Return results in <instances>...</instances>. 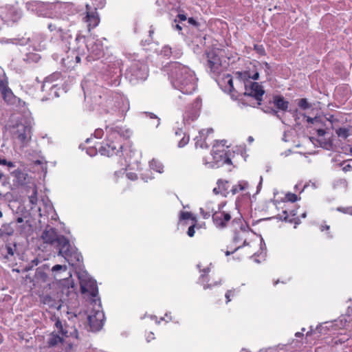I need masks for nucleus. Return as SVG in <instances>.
Instances as JSON below:
<instances>
[{"label": "nucleus", "instance_id": "1", "mask_svg": "<svg viewBox=\"0 0 352 352\" xmlns=\"http://www.w3.org/2000/svg\"><path fill=\"white\" fill-rule=\"evenodd\" d=\"M170 78L175 88L185 94H192L197 87L195 72L178 62L170 65Z\"/></svg>", "mask_w": 352, "mask_h": 352}, {"label": "nucleus", "instance_id": "2", "mask_svg": "<svg viewBox=\"0 0 352 352\" xmlns=\"http://www.w3.org/2000/svg\"><path fill=\"white\" fill-rule=\"evenodd\" d=\"M34 288H37V293L41 298V302L47 305L49 308L58 309L60 305L56 300L55 294L52 291L54 283H51L47 274L40 270H37L32 280Z\"/></svg>", "mask_w": 352, "mask_h": 352}, {"label": "nucleus", "instance_id": "3", "mask_svg": "<svg viewBox=\"0 0 352 352\" xmlns=\"http://www.w3.org/2000/svg\"><path fill=\"white\" fill-rule=\"evenodd\" d=\"M107 133L106 142L100 146L98 152L101 155L112 157L122 151L124 142L127 138V135L125 134V131L118 126L107 127Z\"/></svg>", "mask_w": 352, "mask_h": 352}, {"label": "nucleus", "instance_id": "4", "mask_svg": "<svg viewBox=\"0 0 352 352\" xmlns=\"http://www.w3.org/2000/svg\"><path fill=\"white\" fill-rule=\"evenodd\" d=\"M227 202L224 201L219 204L218 210L212 214V220L214 225L219 228H226L230 222L235 213H238L236 206L232 210H224Z\"/></svg>", "mask_w": 352, "mask_h": 352}, {"label": "nucleus", "instance_id": "5", "mask_svg": "<svg viewBox=\"0 0 352 352\" xmlns=\"http://www.w3.org/2000/svg\"><path fill=\"white\" fill-rule=\"evenodd\" d=\"M148 75L147 65L142 62H133L126 72V76L131 82L145 80Z\"/></svg>", "mask_w": 352, "mask_h": 352}, {"label": "nucleus", "instance_id": "6", "mask_svg": "<svg viewBox=\"0 0 352 352\" xmlns=\"http://www.w3.org/2000/svg\"><path fill=\"white\" fill-rule=\"evenodd\" d=\"M11 138L18 142L21 146H25L31 140V127L22 123L12 126L10 129Z\"/></svg>", "mask_w": 352, "mask_h": 352}, {"label": "nucleus", "instance_id": "7", "mask_svg": "<svg viewBox=\"0 0 352 352\" xmlns=\"http://www.w3.org/2000/svg\"><path fill=\"white\" fill-rule=\"evenodd\" d=\"M222 52L219 49H217L206 53L207 66L210 69V72L215 75H219L226 68L222 61Z\"/></svg>", "mask_w": 352, "mask_h": 352}, {"label": "nucleus", "instance_id": "8", "mask_svg": "<svg viewBox=\"0 0 352 352\" xmlns=\"http://www.w3.org/2000/svg\"><path fill=\"white\" fill-rule=\"evenodd\" d=\"M45 243L55 245L59 250L60 248L68 245V239L64 236H58L54 228L45 229L42 234Z\"/></svg>", "mask_w": 352, "mask_h": 352}, {"label": "nucleus", "instance_id": "9", "mask_svg": "<svg viewBox=\"0 0 352 352\" xmlns=\"http://www.w3.org/2000/svg\"><path fill=\"white\" fill-rule=\"evenodd\" d=\"M58 255L62 256L68 264H77L83 261V258L78 250L72 248L68 240V245H63L58 250Z\"/></svg>", "mask_w": 352, "mask_h": 352}, {"label": "nucleus", "instance_id": "10", "mask_svg": "<svg viewBox=\"0 0 352 352\" xmlns=\"http://www.w3.org/2000/svg\"><path fill=\"white\" fill-rule=\"evenodd\" d=\"M80 290L82 294H87L89 296L93 298V301L96 303V301H100L98 297V288L96 280L90 278H80Z\"/></svg>", "mask_w": 352, "mask_h": 352}, {"label": "nucleus", "instance_id": "11", "mask_svg": "<svg viewBox=\"0 0 352 352\" xmlns=\"http://www.w3.org/2000/svg\"><path fill=\"white\" fill-rule=\"evenodd\" d=\"M86 59L92 61L100 58L103 54L102 45L96 43L94 40H86Z\"/></svg>", "mask_w": 352, "mask_h": 352}, {"label": "nucleus", "instance_id": "12", "mask_svg": "<svg viewBox=\"0 0 352 352\" xmlns=\"http://www.w3.org/2000/svg\"><path fill=\"white\" fill-rule=\"evenodd\" d=\"M104 320V314L102 310H92L90 314L88 316V321L91 331H100L103 324Z\"/></svg>", "mask_w": 352, "mask_h": 352}, {"label": "nucleus", "instance_id": "13", "mask_svg": "<svg viewBox=\"0 0 352 352\" xmlns=\"http://www.w3.org/2000/svg\"><path fill=\"white\" fill-rule=\"evenodd\" d=\"M245 95L254 98L257 101H258V104H260L265 93V91L261 85L258 82L248 81L245 82Z\"/></svg>", "mask_w": 352, "mask_h": 352}, {"label": "nucleus", "instance_id": "14", "mask_svg": "<svg viewBox=\"0 0 352 352\" xmlns=\"http://www.w3.org/2000/svg\"><path fill=\"white\" fill-rule=\"evenodd\" d=\"M278 218L280 220L285 221V222H289L291 223H294V228L296 227V225H298L300 223V217L305 218L306 217L305 212H302L298 214L297 210H283L281 213L278 214Z\"/></svg>", "mask_w": 352, "mask_h": 352}, {"label": "nucleus", "instance_id": "15", "mask_svg": "<svg viewBox=\"0 0 352 352\" xmlns=\"http://www.w3.org/2000/svg\"><path fill=\"white\" fill-rule=\"evenodd\" d=\"M250 188L251 186L248 182L245 180H239L237 184L232 186L230 189V192L232 195L240 193L242 196L250 199L251 196Z\"/></svg>", "mask_w": 352, "mask_h": 352}, {"label": "nucleus", "instance_id": "16", "mask_svg": "<svg viewBox=\"0 0 352 352\" xmlns=\"http://www.w3.org/2000/svg\"><path fill=\"white\" fill-rule=\"evenodd\" d=\"M200 271L201 272V274L200 275L199 280L204 285V289L211 288L212 287L217 285L218 284L220 283V280H211V277L208 274L209 272H210V269L209 267L201 269L200 270Z\"/></svg>", "mask_w": 352, "mask_h": 352}, {"label": "nucleus", "instance_id": "17", "mask_svg": "<svg viewBox=\"0 0 352 352\" xmlns=\"http://www.w3.org/2000/svg\"><path fill=\"white\" fill-rule=\"evenodd\" d=\"M75 42L76 47H74V50L76 52L75 56L76 62L77 63L80 62V56H86V45H85V37L82 35H77Z\"/></svg>", "mask_w": 352, "mask_h": 352}, {"label": "nucleus", "instance_id": "18", "mask_svg": "<svg viewBox=\"0 0 352 352\" xmlns=\"http://www.w3.org/2000/svg\"><path fill=\"white\" fill-rule=\"evenodd\" d=\"M82 21L87 23L89 32L96 28L100 23V17L96 11H87Z\"/></svg>", "mask_w": 352, "mask_h": 352}, {"label": "nucleus", "instance_id": "19", "mask_svg": "<svg viewBox=\"0 0 352 352\" xmlns=\"http://www.w3.org/2000/svg\"><path fill=\"white\" fill-rule=\"evenodd\" d=\"M250 234V232L245 228L240 227L239 230H236L233 237V240L238 247L235 248V251L246 244L248 236Z\"/></svg>", "mask_w": 352, "mask_h": 352}, {"label": "nucleus", "instance_id": "20", "mask_svg": "<svg viewBox=\"0 0 352 352\" xmlns=\"http://www.w3.org/2000/svg\"><path fill=\"white\" fill-rule=\"evenodd\" d=\"M0 91L6 102L13 103L14 102L15 97L11 89L8 87V82H6L2 87H0Z\"/></svg>", "mask_w": 352, "mask_h": 352}, {"label": "nucleus", "instance_id": "21", "mask_svg": "<svg viewBox=\"0 0 352 352\" xmlns=\"http://www.w3.org/2000/svg\"><path fill=\"white\" fill-rule=\"evenodd\" d=\"M219 146H214L212 150V155L213 160L216 163H222L223 158L226 155L227 152L223 148V146H221V149L219 148Z\"/></svg>", "mask_w": 352, "mask_h": 352}, {"label": "nucleus", "instance_id": "22", "mask_svg": "<svg viewBox=\"0 0 352 352\" xmlns=\"http://www.w3.org/2000/svg\"><path fill=\"white\" fill-rule=\"evenodd\" d=\"M212 129H202L199 131V136H196L195 138V147L196 148H207L208 147V144L206 143L205 139H203V136L206 135L208 133L212 132Z\"/></svg>", "mask_w": 352, "mask_h": 352}, {"label": "nucleus", "instance_id": "23", "mask_svg": "<svg viewBox=\"0 0 352 352\" xmlns=\"http://www.w3.org/2000/svg\"><path fill=\"white\" fill-rule=\"evenodd\" d=\"M189 135H186L182 130L175 133V140L177 142V146L180 148L185 146L189 142Z\"/></svg>", "mask_w": 352, "mask_h": 352}, {"label": "nucleus", "instance_id": "24", "mask_svg": "<svg viewBox=\"0 0 352 352\" xmlns=\"http://www.w3.org/2000/svg\"><path fill=\"white\" fill-rule=\"evenodd\" d=\"M273 103L279 110L286 111L289 107V102L282 96H276L273 98Z\"/></svg>", "mask_w": 352, "mask_h": 352}, {"label": "nucleus", "instance_id": "25", "mask_svg": "<svg viewBox=\"0 0 352 352\" xmlns=\"http://www.w3.org/2000/svg\"><path fill=\"white\" fill-rule=\"evenodd\" d=\"M63 338L55 333L50 334L49 338L47 340V346L49 348L54 347L58 346L59 344L63 342Z\"/></svg>", "mask_w": 352, "mask_h": 352}, {"label": "nucleus", "instance_id": "26", "mask_svg": "<svg viewBox=\"0 0 352 352\" xmlns=\"http://www.w3.org/2000/svg\"><path fill=\"white\" fill-rule=\"evenodd\" d=\"M235 76L241 80L244 81L249 80L250 78L257 80L259 77L258 72H255L252 76L250 74L249 71L245 72H236Z\"/></svg>", "mask_w": 352, "mask_h": 352}, {"label": "nucleus", "instance_id": "27", "mask_svg": "<svg viewBox=\"0 0 352 352\" xmlns=\"http://www.w3.org/2000/svg\"><path fill=\"white\" fill-rule=\"evenodd\" d=\"M217 185L219 186V188L221 190L222 196L227 197L229 193L231 192L230 189V182L228 180L219 179L217 182Z\"/></svg>", "mask_w": 352, "mask_h": 352}, {"label": "nucleus", "instance_id": "28", "mask_svg": "<svg viewBox=\"0 0 352 352\" xmlns=\"http://www.w3.org/2000/svg\"><path fill=\"white\" fill-rule=\"evenodd\" d=\"M14 229L10 224H3L0 228V237H6L12 235Z\"/></svg>", "mask_w": 352, "mask_h": 352}, {"label": "nucleus", "instance_id": "29", "mask_svg": "<svg viewBox=\"0 0 352 352\" xmlns=\"http://www.w3.org/2000/svg\"><path fill=\"white\" fill-rule=\"evenodd\" d=\"M336 133L338 137L342 139H346L349 135H351L350 133V129L346 127H340L336 130Z\"/></svg>", "mask_w": 352, "mask_h": 352}, {"label": "nucleus", "instance_id": "30", "mask_svg": "<svg viewBox=\"0 0 352 352\" xmlns=\"http://www.w3.org/2000/svg\"><path fill=\"white\" fill-rule=\"evenodd\" d=\"M38 192L37 187L36 185H33L32 188V194L29 196V200L31 204L36 205L38 201L37 197Z\"/></svg>", "mask_w": 352, "mask_h": 352}, {"label": "nucleus", "instance_id": "31", "mask_svg": "<svg viewBox=\"0 0 352 352\" xmlns=\"http://www.w3.org/2000/svg\"><path fill=\"white\" fill-rule=\"evenodd\" d=\"M150 166L152 169L158 173H162L164 171L163 165L155 160H153L151 162H150Z\"/></svg>", "mask_w": 352, "mask_h": 352}, {"label": "nucleus", "instance_id": "32", "mask_svg": "<svg viewBox=\"0 0 352 352\" xmlns=\"http://www.w3.org/2000/svg\"><path fill=\"white\" fill-rule=\"evenodd\" d=\"M225 79L227 80V84H228L227 89H228V91L230 92V94L234 96L235 89H234V87L233 85V79L232 78V76L230 74H227L226 76L225 77Z\"/></svg>", "mask_w": 352, "mask_h": 352}, {"label": "nucleus", "instance_id": "33", "mask_svg": "<svg viewBox=\"0 0 352 352\" xmlns=\"http://www.w3.org/2000/svg\"><path fill=\"white\" fill-rule=\"evenodd\" d=\"M199 116L198 112L197 111H193L192 112H186V115L184 116V120L186 122H192L195 120Z\"/></svg>", "mask_w": 352, "mask_h": 352}, {"label": "nucleus", "instance_id": "34", "mask_svg": "<svg viewBox=\"0 0 352 352\" xmlns=\"http://www.w3.org/2000/svg\"><path fill=\"white\" fill-rule=\"evenodd\" d=\"M41 58L39 54L36 53H29L27 54V61L29 63L35 62L37 63Z\"/></svg>", "mask_w": 352, "mask_h": 352}, {"label": "nucleus", "instance_id": "35", "mask_svg": "<svg viewBox=\"0 0 352 352\" xmlns=\"http://www.w3.org/2000/svg\"><path fill=\"white\" fill-rule=\"evenodd\" d=\"M254 50L261 56H265L266 54L265 47L263 45H254Z\"/></svg>", "mask_w": 352, "mask_h": 352}, {"label": "nucleus", "instance_id": "36", "mask_svg": "<svg viewBox=\"0 0 352 352\" xmlns=\"http://www.w3.org/2000/svg\"><path fill=\"white\" fill-rule=\"evenodd\" d=\"M8 82L3 69L0 67V87H2L3 84Z\"/></svg>", "mask_w": 352, "mask_h": 352}, {"label": "nucleus", "instance_id": "37", "mask_svg": "<svg viewBox=\"0 0 352 352\" xmlns=\"http://www.w3.org/2000/svg\"><path fill=\"white\" fill-rule=\"evenodd\" d=\"M52 271L54 273H56L58 272H66L67 265H54L52 268Z\"/></svg>", "mask_w": 352, "mask_h": 352}, {"label": "nucleus", "instance_id": "38", "mask_svg": "<svg viewBox=\"0 0 352 352\" xmlns=\"http://www.w3.org/2000/svg\"><path fill=\"white\" fill-rule=\"evenodd\" d=\"M298 106L303 109H306L310 107L307 99L302 98L298 101Z\"/></svg>", "mask_w": 352, "mask_h": 352}, {"label": "nucleus", "instance_id": "39", "mask_svg": "<svg viewBox=\"0 0 352 352\" xmlns=\"http://www.w3.org/2000/svg\"><path fill=\"white\" fill-rule=\"evenodd\" d=\"M287 201L294 203L298 200V196L294 193H287L285 196Z\"/></svg>", "mask_w": 352, "mask_h": 352}, {"label": "nucleus", "instance_id": "40", "mask_svg": "<svg viewBox=\"0 0 352 352\" xmlns=\"http://www.w3.org/2000/svg\"><path fill=\"white\" fill-rule=\"evenodd\" d=\"M191 213L189 212L182 211L180 213V219H188L191 217Z\"/></svg>", "mask_w": 352, "mask_h": 352}, {"label": "nucleus", "instance_id": "41", "mask_svg": "<svg viewBox=\"0 0 352 352\" xmlns=\"http://www.w3.org/2000/svg\"><path fill=\"white\" fill-rule=\"evenodd\" d=\"M6 250L7 252V254L6 255V257H8V255L13 256L14 255V250L11 247L10 245H6Z\"/></svg>", "mask_w": 352, "mask_h": 352}, {"label": "nucleus", "instance_id": "42", "mask_svg": "<svg viewBox=\"0 0 352 352\" xmlns=\"http://www.w3.org/2000/svg\"><path fill=\"white\" fill-rule=\"evenodd\" d=\"M104 134L103 130L101 129H97L94 132V135L97 138H101Z\"/></svg>", "mask_w": 352, "mask_h": 352}, {"label": "nucleus", "instance_id": "43", "mask_svg": "<svg viewBox=\"0 0 352 352\" xmlns=\"http://www.w3.org/2000/svg\"><path fill=\"white\" fill-rule=\"evenodd\" d=\"M195 225H192L188 228L187 234L190 237H192L195 234Z\"/></svg>", "mask_w": 352, "mask_h": 352}, {"label": "nucleus", "instance_id": "44", "mask_svg": "<svg viewBox=\"0 0 352 352\" xmlns=\"http://www.w3.org/2000/svg\"><path fill=\"white\" fill-rule=\"evenodd\" d=\"M126 177L131 180H136L138 179V175L135 173L130 172L126 173Z\"/></svg>", "mask_w": 352, "mask_h": 352}, {"label": "nucleus", "instance_id": "45", "mask_svg": "<svg viewBox=\"0 0 352 352\" xmlns=\"http://www.w3.org/2000/svg\"><path fill=\"white\" fill-rule=\"evenodd\" d=\"M56 327L60 329V331L61 332V333L63 335H66L67 333V331H64L63 329V326H62V323L60 320H57L56 322Z\"/></svg>", "mask_w": 352, "mask_h": 352}, {"label": "nucleus", "instance_id": "46", "mask_svg": "<svg viewBox=\"0 0 352 352\" xmlns=\"http://www.w3.org/2000/svg\"><path fill=\"white\" fill-rule=\"evenodd\" d=\"M188 22L191 24V25H193L195 27H198L199 26V23L192 17H190L188 19Z\"/></svg>", "mask_w": 352, "mask_h": 352}, {"label": "nucleus", "instance_id": "47", "mask_svg": "<svg viewBox=\"0 0 352 352\" xmlns=\"http://www.w3.org/2000/svg\"><path fill=\"white\" fill-rule=\"evenodd\" d=\"M223 162H222V164H232V161H231V159L229 157V156L228 155V153L226 154V156H224V158H223Z\"/></svg>", "mask_w": 352, "mask_h": 352}, {"label": "nucleus", "instance_id": "48", "mask_svg": "<svg viewBox=\"0 0 352 352\" xmlns=\"http://www.w3.org/2000/svg\"><path fill=\"white\" fill-rule=\"evenodd\" d=\"M177 18L179 22L184 21L187 19L186 15L184 14H179L177 15Z\"/></svg>", "mask_w": 352, "mask_h": 352}, {"label": "nucleus", "instance_id": "49", "mask_svg": "<svg viewBox=\"0 0 352 352\" xmlns=\"http://www.w3.org/2000/svg\"><path fill=\"white\" fill-rule=\"evenodd\" d=\"M213 192L215 195H219V194L221 195V190L220 189L219 186H217V187H216L213 189Z\"/></svg>", "mask_w": 352, "mask_h": 352}, {"label": "nucleus", "instance_id": "50", "mask_svg": "<svg viewBox=\"0 0 352 352\" xmlns=\"http://www.w3.org/2000/svg\"><path fill=\"white\" fill-rule=\"evenodd\" d=\"M232 291L228 290L226 294V298L227 299V302H230L231 300L230 296H231Z\"/></svg>", "mask_w": 352, "mask_h": 352}, {"label": "nucleus", "instance_id": "51", "mask_svg": "<svg viewBox=\"0 0 352 352\" xmlns=\"http://www.w3.org/2000/svg\"><path fill=\"white\" fill-rule=\"evenodd\" d=\"M342 169L344 172H347L352 169V166L350 164H346L343 167Z\"/></svg>", "mask_w": 352, "mask_h": 352}, {"label": "nucleus", "instance_id": "52", "mask_svg": "<svg viewBox=\"0 0 352 352\" xmlns=\"http://www.w3.org/2000/svg\"><path fill=\"white\" fill-rule=\"evenodd\" d=\"M14 175L16 177H20L21 176H23V173L21 170H16Z\"/></svg>", "mask_w": 352, "mask_h": 352}, {"label": "nucleus", "instance_id": "53", "mask_svg": "<svg viewBox=\"0 0 352 352\" xmlns=\"http://www.w3.org/2000/svg\"><path fill=\"white\" fill-rule=\"evenodd\" d=\"M5 165L8 166V167H14V164L12 162H8L7 160H6V163Z\"/></svg>", "mask_w": 352, "mask_h": 352}, {"label": "nucleus", "instance_id": "54", "mask_svg": "<svg viewBox=\"0 0 352 352\" xmlns=\"http://www.w3.org/2000/svg\"><path fill=\"white\" fill-rule=\"evenodd\" d=\"M203 162L206 165L210 164V167H214V165L212 164V162H208V161L205 160L204 159L203 160Z\"/></svg>", "mask_w": 352, "mask_h": 352}, {"label": "nucleus", "instance_id": "55", "mask_svg": "<svg viewBox=\"0 0 352 352\" xmlns=\"http://www.w3.org/2000/svg\"><path fill=\"white\" fill-rule=\"evenodd\" d=\"M23 221V219L22 217H18L16 219L17 223H22Z\"/></svg>", "mask_w": 352, "mask_h": 352}, {"label": "nucleus", "instance_id": "56", "mask_svg": "<svg viewBox=\"0 0 352 352\" xmlns=\"http://www.w3.org/2000/svg\"><path fill=\"white\" fill-rule=\"evenodd\" d=\"M6 160H5V159L1 160L0 159V164L3 165V164H6Z\"/></svg>", "mask_w": 352, "mask_h": 352}, {"label": "nucleus", "instance_id": "57", "mask_svg": "<svg viewBox=\"0 0 352 352\" xmlns=\"http://www.w3.org/2000/svg\"><path fill=\"white\" fill-rule=\"evenodd\" d=\"M322 230H329V226H322Z\"/></svg>", "mask_w": 352, "mask_h": 352}, {"label": "nucleus", "instance_id": "58", "mask_svg": "<svg viewBox=\"0 0 352 352\" xmlns=\"http://www.w3.org/2000/svg\"><path fill=\"white\" fill-rule=\"evenodd\" d=\"M175 28H176L177 30H178L179 31H181V30H182V28L179 25H178V24H177V25H175Z\"/></svg>", "mask_w": 352, "mask_h": 352}, {"label": "nucleus", "instance_id": "59", "mask_svg": "<svg viewBox=\"0 0 352 352\" xmlns=\"http://www.w3.org/2000/svg\"><path fill=\"white\" fill-rule=\"evenodd\" d=\"M32 267H33V265H30V266H29V267H26L24 269V270H25V271H29V270H30L32 268Z\"/></svg>", "mask_w": 352, "mask_h": 352}, {"label": "nucleus", "instance_id": "60", "mask_svg": "<svg viewBox=\"0 0 352 352\" xmlns=\"http://www.w3.org/2000/svg\"><path fill=\"white\" fill-rule=\"evenodd\" d=\"M54 25L52 24H50L48 25V28L51 30V31H53L54 30Z\"/></svg>", "mask_w": 352, "mask_h": 352}, {"label": "nucleus", "instance_id": "61", "mask_svg": "<svg viewBox=\"0 0 352 352\" xmlns=\"http://www.w3.org/2000/svg\"><path fill=\"white\" fill-rule=\"evenodd\" d=\"M234 252H235V251L230 252H229V251H226V255L228 256V255H230V254H233V253H234Z\"/></svg>", "mask_w": 352, "mask_h": 352}, {"label": "nucleus", "instance_id": "62", "mask_svg": "<svg viewBox=\"0 0 352 352\" xmlns=\"http://www.w3.org/2000/svg\"><path fill=\"white\" fill-rule=\"evenodd\" d=\"M302 336V333H300V332H298V333H296V337H300V336Z\"/></svg>", "mask_w": 352, "mask_h": 352}, {"label": "nucleus", "instance_id": "63", "mask_svg": "<svg viewBox=\"0 0 352 352\" xmlns=\"http://www.w3.org/2000/svg\"><path fill=\"white\" fill-rule=\"evenodd\" d=\"M3 174L0 172V180L2 179Z\"/></svg>", "mask_w": 352, "mask_h": 352}, {"label": "nucleus", "instance_id": "64", "mask_svg": "<svg viewBox=\"0 0 352 352\" xmlns=\"http://www.w3.org/2000/svg\"><path fill=\"white\" fill-rule=\"evenodd\" d=\"M307 120H308L309 122H312V119H311V118H308Z\"/></svg>", "mask_w": 352, "mask_h": 352}]
</instances>
